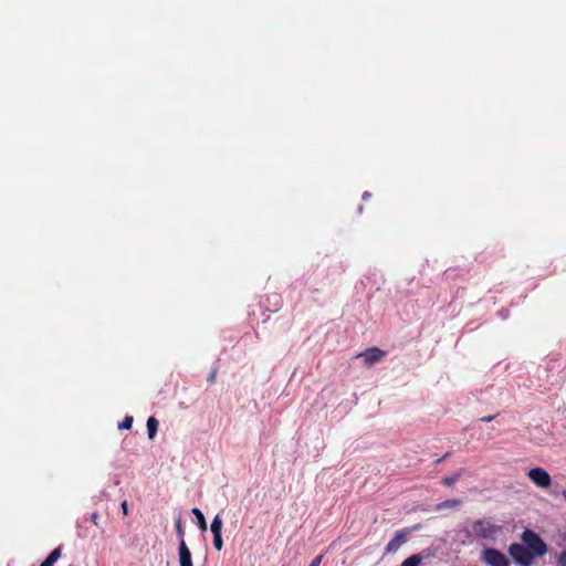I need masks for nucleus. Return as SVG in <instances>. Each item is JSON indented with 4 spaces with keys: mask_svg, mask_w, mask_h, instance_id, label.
Masks as SVG:
<instances>
[{
    "mask_svg": "<svg viewBox=\"0 0 566 566\" xmlns=\"http://www.w3.org/2000/svg\"><path fill=\"white\" fill-rule=\"evenodd\" d=\"M522 543H512L509 554L517 566H532L536 558L547 554L548 547L544 539L533 530L526 528L521 534Z\"/></svg>",
    "mask_w": 566,
    "mask_h": 566,
    "instance_id": "nucleus-1",
    "label": "nucleus"
},
{
    "mask_svg": "<svg viewBox=\"0 0 566 566\" xmlns=\"http://www.w3.org/2000/svg\"><path fill=\"white\" fill-rule=\"evenodd\" d=\"M473 533L479 538L494 539L502 526L492 523L489 520L480 518L472 524Z\"/></svg>",
    "mask_w": 566,
    "mask_h": 566,
    "instance_id": "nucleus-2",
    "label": "nucleus"
},
{
    "mask_svg": "<svg viewBox=\"0 0 566 566\" xmlns=\"http://www.w3.org/2000/svg\"><path fill=\"white\" fill-rule=\"evenodd\" d=\"M480 559L488 566H510V560L501 551L486 547L481 552Z\"/></svg>",
    "mask_w": 566,
    "mask_h": 566,
    "instance_id": "nucleus-3",
    "label": "nucleus"
},
{
    "mask_svg": "<svg viewBox=\"0 0 566 566\" xmlns=\"http://www.w3.org/2000/svg\"><path fill=\"white\" fill-rule=\"evenodd\" d=\"M528 479L537 486L547 489L552 485V478L543 468H533L527 472Z\"/></svg>",
    "mask_w": 566,
    "mask_h": 566,
    "instance_id": "nucleus-4",
    "label": "nucleus"
},
{
    "mask_svg": "<svg viewBox=\"0 0 566 566\" xmlns=\"http://www.w3.org/2000/svg\"><path fill=\"white\" fill-rule=\"evenodd\" d=\"M385 356L386 352L375 346L367 348L365 352L358 355V357L364 358V363L368 367L380 361Z\"/></svg>",
    "mask_w": 566,
    "mask_h": 566,
    "instance_id": "nucleus-5",
    "label": "nucleus"
},
{
    "mask_svg": "<svg viewBox=\"0 0 566 566\" xmlns=\"http://www.w3.org/2000/svg\"><path fill=\"white\" fill-rule=\"evenodd\" d=\"M408 531L402 530L395 534L386 546V553H395L407 541Z\"/></svg>",
    "mask_w": 566,
    "mask_h": 566,
    "instance_id": "nucleus-6",
    "label": "nucleus"
},
{
    "mask_svg": "<svg viewBox=\"0 0 566 566\" xmlns=\"http://www.w3.org/2000/svg\"><path fill=\"white\" fill-rule=\"evenodd\" d=\"M179 564L180 566H193L191 552L188 548L185 539H181L179 543Z\"/></svg>",
    "mask_w": 566,
    "mask_h": 566,
    "instance_id": "nucleus-7",
    "label": "nucleus"
},
{
    "mask_svg": "<svg viewBox=\"0 0 566 566\" xmlns=\"http://www.w3.org/2000/svg\"><path fill=\"white\" fill-rule=\"evenodd\" d=\"M62 546H57L54 548L49 556L42 562L40 566H53L57 559L61 557Z\"/></svg>",
    "mask_w": 566,
    "mask_h": 566,
    "instance_id": "nucleus-8",
    "label": "nucleus"
},
{
    "mask_svg": "<svg viewBox=\"0 0 566 566\" xmlns=\"http://www.w3.org/2000/svg\"><path fill=\"white\" fill-rule=\"evenodd\" d=\"M159 422L155 417H149L147 420L148 438L153 440L157 433Z\"/></svg>",
    "mask_w": 566,
    "mask_h": 566,
    "instance_id": "nucleus-9",
    "label": "nucleus"
},
{
    "mask_svg": "<svg viewBox=\"0 0 566 566\" xmlns=\"http://www.w3.org/2000/svg\"><path fill=\"white\" fill-rule=\"evenodd\" d=\"M210 528L213 535H221L222 518L219 514L213 517Z\"/></svg>",
    "mask_w": 566,
    "mask_h": 566,
    "instance_id": "nucleus-10",
    "label": "nucleus"
},
{
    "mask_svg": "<svg viewBox=\"0 0 566 566\" xmlns=\"http://www.w3.org/2000/svg\"><path fill=\"white\" fill-rule=\"evenodd\" d=\"M421 562H422V557L419 554H413V555L409 556L408 558H406L401 563V566H420Z\"/></svg>",
    "mask_w": 566,
    "mask_h": 566,
    "instance_id": "nucleus-11",
    "label": "nucleus"
},
{
    "mask_svg": "<svg viewBox=\"0 0 566 566\" xmlns=\"http://www.w3.org/2000/svg\"><path fill=\"white\" fill-rule=\"evenodd\" d=\"M192 514H193V515L197 517V520H198V526H199V528H200L202 532H205V531L207 530V522H206V518H205V516H203L202 512H201L199 509L195 507V509H192Z\"/></svg>",
    "mask_w": 566,
    "mask_h": 566,
    "instance_id": "nucleus-12",
    "label": "nucleus"
},
{
    "mask_svg": "<svg viewBox=\"0 0 566 566\" xmlns=\"http://www.w3.org/2000/svg\"><path fill=\"white\" fill-rule=\"evenodd\" d=\"M461 478V471L453 473L452 475L444 476L442 484L446 486H452Z\"/></svg>",
    "mask_w": 566,
    "mask_h": 566,
    "instance_id": "nucleus-13",
    "label": "nucleus"
},
{
    "mask_svg": "<svg viewBox=\"0 0 566 566\" xmlns=\"http://www.w3.org/2000/svg\"><path fill=\"white\" fill-rule=\"evenodd\" d=\"M134 418L132 416H126L123 421L118 424L119 429L129 430L133 426Z\"/></svg>",
    "mask_w": 566,
    "mask_h": 566,
    "instance_id": "nucleus-14",
    "label": "nucleus"
},
{
    "mask_svg": "<svg viewBox=\"0 0 566 566\" xmlns=\"http://www.w3.org/2000/svg\"><path fill=\"white\" fill-rule=\"evenodd\" d=\"M460 503L461 501L458 499L447 500L439 504V507H457L460 505Z\"/></svg>",
    "mask_w": 566,
    "mask_h": 566,
    "instance_id": "nucleus-15",
    "label": "nucleus"
},
{
    "mask_svg": "<svg viewBox=\"0 0 566 566\" xmlns=\"http://www.w3.org/2000/svg\"><path fill=\"white\" fill-rule=\"evenodd\" d=\"M213 546L217 551H221L223 547V541L221 535H213Z\"/></svg>",
    "mask_w": 566,
    "mask_h": 566,
    "instance_id": "nucleus-16",
    "label": "nucleus"
},
{
    "mask_svg": "<svg viewBox=\"0 0 566 566\" xmlns=\"http://www.w3.org/2000/svg\"><path fill=\"white\" fill-rule=\"evenodd\" d=\"M217 374H218V369L217 368H211L209 375H208V378H207V381L210 384V385H213L216 382V378H217Z\"/></svg>",
    "mask_w": 566,
    "mask_h": 566,
    "instance_id": "nucleus-17",
    "label": "nucleus"
},
{
    "mask_svg": "<svg viewBox=\"0 0 566 566\" xmlns=\"http://www.w3.org/2000/svg\"><path fill=\"white\" fill-rule=\"evenodd\" d=\"M557 566H566V549L558 555Z\"/></svg>",
    "mask_w": 566,
    "mask_h": 566,
    "instance_id": "nucleus-18",
    "label": "nucleus"
},
{
    "mask_svg": "<svg viewBox=\"0 0 566 566\" xmlns=\"http://www.w3.org/2000/svg\"><path fill=\"white\" fill-rule=\"evenodd\" d=\"M176 531L178 536L180 537V541L184 539V528L180 520L176 521Z\"/></svg>",
    "mask_w": 566,
    "mask_h": 566,
    "instance_id": "nucleus-19",
    "label": "nucleus"
},
{
    "mask_svg": "<svg viewBox=\"0 0 566 566\" xmlns=\"http://www.w3.org/2000/svg\"><path fill=\"white\" fill-rule=\"evenodd\" d=\"M88 518L94 525H98L99 516L96 512L92 513Z\"/></svg>",
    "mask_w": 566,
    "mask_h": 566,
    "instance_id": "nucleus-20",
    "label": "nucleus"
},
{
    "mask_svg": "<svg viewBox=\"0 0 566 566\" xmlns=\"http://www.w3.org/2000/svg\"><path fill=\"white\" fill-rule=\"evenodd\" d=\"M323 556L318 555L316 556L308 566H319L322 563Z\"/></svg>",
    "mask_w": 566,
    "mask_h": 566,
    "instance_id": "nucleus-21",
    "label": "nucleus"
},
{
    "mask_svg": "<svg viewBox=\"0 0 566 566\" xmlns=\"http://www.w3.org/2000/svg\"><path fill=\"white\" fill-rule=\"evenodd\" d=\"M120 507H122L123 514L127 515L128 514L127 501L122 502Z\"/></svg>",
    "mask_w": 566,
    "mask_h": 566,
    "instance_id": "nucleus-22",
    "label": "nucleus"
},
{
    "mask_svg": "<svg viewBox=\"0 0 566 566\" xmlns=\"http://www.w3.org/2000/svg\"><path fill=\"white\" fill-rule=\"evenodd\" d=\"M496 416H486V417H482L481 418V421L483 422H490L492 421Z\"/></svg>",
    "mask_w": 566,
    "mask_h": 566,
    "instance_id": "nucleus-23",
    "label": "nucleus"
},
{
    "mask_svg": "<svg viewBox=\"0 0 566 566\" xmlns=\"http://www.w3.org/2000/svg\"><path fill=\"white\" fill-rule=\"evenodd\" d=\"M450 455V452L444 453L440 459L437 460V463L442 462L444 459H447Z\"/></svg>",
    "mask_w": 566,
    "mask_h": 566,
    "instance_id": "nucleus-24",
    "label": "nucleus"
},
{
    "mask_svg": "<svg viewBox=\"0 0 566 566\" xmlns=\"http://www.w3.org/2000/svg\"><path fill=\"white\" fill-rule=\"evenodd\" d=\"M370 196H371V195H370L369 192H367V191H366V192H364V193H363V200H367L368 198H370Z\"/></svg>",
    "mask_w": 566,
    "mask_h": 566,
    "instance_id": "nucleus-25",
    "label": "nucleus"
},
{
    "mask_svg": "<svg viewBox=\"0 0 566 566\" xmlns=\"http://www.w3.org/2000/svg\"><path fill=\"white\" fill-rule=\"evenodd\" d=\"M562 495H563V497H564V499H565V501H566V490H564V491L562 492Z\"/></svg>",
    "mask_w": 566,
    "mask_h": 566,
    "instance_id": "nucleus-26",
    "label": "nucleus"
}]
</instances>
